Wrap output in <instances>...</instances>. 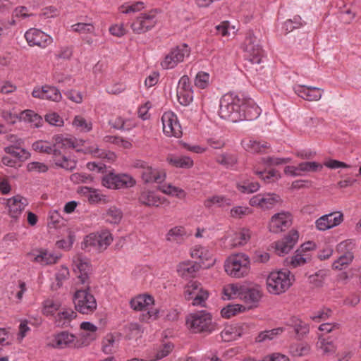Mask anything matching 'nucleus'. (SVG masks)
<instances>
[{
    "instance_id": "obj_15",
    "label": "nucleus",
    "mask_w": 361,
    "mask_h": 361,
    "mask_svg": "<svg viewBox=\"0 0 361 361\" xmlns=\"http://www.w3.org/2000/svg\"><path fill=\"white\" fill-rule=\"evenodd\" d=\"M163 131L168 136L179 137L182 135V128L177 116L172 111L164 113L161 117Z\"/></svg>"
},
{
    "instance_id": "obj_16",
    "label": "nucleus",
    "mask_w": 361,
    "mask_h": 361,
    "mask_svg": "<svg viewBox=\"0 0 361 361\" xmlns=\"http://www.w3.org/2000/svg\"><path fill=\"white\" fill-rule=\"evenodd\" d=\"M30 259L41 266H47L55 264L60 256L49 252L47 249L36 248L27 254Z\"/></svg>"
},
{
    "instance_id": "obj_47",
    "label": "nucleus",
    "mask_w": 361,
    "mask_h": 361,
    "mask_svg": "<svg viewBox=\"0 0 361 361\" xmlns=\"http://www.w3.org/2000/svg\"><path fill=\"white\" fill-rule=\"evenodd\" d=\"M317 347L324 355H328L334 354L337 348L332 341L326 338H319L317 343Z\"/></svg>"
},
{
    "instance_id": "obj_14",
    "label": "nucleus",
    "mask_w": 361,
    "mask_h": 361,
    "mask_svg": "<svg viewBox=\"0 0 361 361\" xmlns=\"http://www.w3.org/2000/svg\"><path fill=\"white\" fill-rule=\"evenodd\" d=\"M293 223V217L288 212H281L273 215L269 222V230L279 233L287 230Z\"/></svg>"
},
{
    "instance_id": "obj_35",
    "label": "nucleus",
    "mask_w": 361,
    "mask_h": 361,
    "mask_svg": "<svg viewBox=\"0 0 361 361\" xmlns=\"http://www.w3.org/2000/svg\"><path fill=\"white\" fill-rule=\"evenodd\" d=\"M158 190L165 195L176 197L180 200L185 198L187 196V192L183 189L171 183H165L159 185Z\"/></svg>"
},
{
    "instance_id": "obj_40",
    "label": "nucleus",
    "mask_w": 361,
    "mask_h": 361,
    "mask_svg": "<svg viewBox=\"0 0 361 361\" xmlns=\"http://www.w3.org/2000/svg\"><path fill=\"white\" fill-rule=\"evenodd\" d=\"M118 341L112 334H107L102 341V350L106 355H111L116 353Z\"/></svg>"
},
{
    "instance_id": "obj_10",
    "label": "nucleus",
    "mask_w": 361,
    "mask_h": 361,
    "mask_svg": "<svg viewBox=\"0 0 361 361\" xmlns=\"http://www.w3.org/2000/svg\"><path fill=\"white\" fill-rule=\"evenodd\" d=\"M184 296L185 300H192V305L204 307L209 293L200 283L191 281L185 287Z\"/></svg>"
},
{
    "instance_id": "obj_3",
    "label": "nucleus",
    "mask_w": 361,
    "mask_h": 361,
    "mask_svg": "<svg viewBox=\"0 0 361 361\" xmlns=\"http://www.w3.org/2000/svg\"><path fill=\"white\" fill-rule=\"evenodd\" d=\"M71 266L75 276L73 286L88 287L90 284V275L92 273L90 260L84 255L78 253L73 257Z\"/></svg>"
},
{
    "instance_id": "obj_26",
    "label": "nucleus",
    "mask_w": 361,
    "mask_h": 361,
    "mask_svg": "<svg viewBox=\"0 0 361 361\" xmlns=\"http://www.w3.org/2000/svg\"><path fill=\"white\" fill-rule=\"evenodd\" d=\"M28 204L27 199L16 195L7 200L8 214L13 219H17L21 214L25 206Z\"/></svg>"
},
{
    "instance_id": "obj_7",
    "label": "nucleus",
    "mask_w": 361,
    "mask_h": 361,
    "mask_svg": "<svg viewBox=\"0 0 361 361\" xmlns=\"http://www.w3.org/2000/svg\"><path fill=\"white\" fill-rule=\"evenodd\" d=\"M159 13L157 8L140 13L130 25L133 33L145 34L154 28L159 23Z\"/></svg>"
},
{
    "instance_id": "obj_13",
    "label": "nucleus",
    "mask_w": 361,
    "mask_h": 361,
    "mask_svg": "<svg viewBox=\"0 0 361 361\" xmlns=\"http://www.w3.org/2000/svg\"><path fill=\"white\" fill-rule=\"evenodd\" d=\"M355 248V243L353 240H347L339 243L338 249L343 252V254L333 263V268L341 270L344 267L349 264L354 258L353 250Z\"/></svg>"
},
{
    "instance_id": "obj_55",
    "label": "nucleus",
    "mask_w": 361,
    "mask_h": 361,
    "mask_svg": "<svg viewBox=\"0 0 361 361\" xmlns=\"http://www.w3.org/2000/svg\"><path fill=\"white\" fill-rule=\"evenodd\" d=\"M61 310V304L58 301L47 300L44 302L43 312L45 315H54Z\"/></svg>"
},
{
    "instance_id": "obj_64",
    "label": "nucleus",
    "mask_w": 361,
    "mask_h": 361,
    "mask_svg": "<svg viewBox=\"0 0 361 361\" xmlns=\"http://www.w3.org/2000/svg\"><path fill=\"white\" fill-rule=\"evenodd\" d=\"M72 30L78 33H93L94 26L91 23H78L71 26Z\"/></svg>"
},
{
    "instance_id": "obj_38",
    "label": "nucleus",
    "mask_w": 361,
    "mask_h": 361,
    "mask_svg": "<svg viewBox=\"0 0 361 361\" xmlns=\"http://www.w3.org/2000/svg\"><path fill=\"white\" fill-rule=\"evenodd\" d=\"M103 218L106 222L118 224L123 218V212L120 208L116 206H111L103 214Z\"/></svg>"
},
{
    "instance_id": "obj_21",
    "label": "nucleus",
    "mask_w": 361,
    "mask_h": 361,
    "mask_svg": "<svg viewBox=\"0 0 361 361\" xmlns=\"http://www.w3.org/2000/svg\"><path fill=\"white\" fill-rule=\"evenodd\" d=\"M138 201L141 204L149 207H159L160 205L169 204V201L166 197L150 190H142L138 197Z\"/></svg>"
},
{
    "instance_id": "obj_34",
    "label": "nucleus",
    "mask_w": 361,
    "mask_h": 361,
    "mask_svg": "<svg viewBox=\"0 0 361 361\" xmlns=\"http://www.w3.org/2000/svg\"><path fill=\"white\" fill-rule=\"evenodd\" d=\"M18 120L29 123L31 127L39 128L42 122L40 116L30 109L24 110L18 115Z\"/></svg>"
},
{
    "instance_id": "obj_46",
    "label": "nucleus",
    "mask_w": 361,
    "mask_h": 361,
    "mask_svg": "<svg viewBox=\"0 0 361 361\" xmlns=\"http://www.w3.org/2000/svg\"><path fill=\"white\" fill-rule=\"evenodd\" d=\"M145 8V4L142 1H135L133 3H125L118 8L120 13L123 14H130L139 12Z\"/></svg>"
},
{
    "instance_id": "obj_4",
    "label": "nucleus",
    "mask_w": 361,
    "mask_h": 361,
    "mask_svg": "<svg viewBox=\"0 0 361 361\" xmlns=\"http://www.w3.org/2000/svg\"><path fill=\"white\" fill-rule=\"evenodd\" d=\"M224 269L233 278L246 277L250 272V259L246 254L239 252L230 255L224 262Z\"/></svg>"
},
{
    "instance_id": "obj_53",
    "label": "nucleus",
    "mask_w": 361,
    "mask_h": 361,
    "mask_svg": "<svg viewBox=\"0 0 361 361\" xmlns=\"http://www.w3.org/2000/svg\"><path fill=\"white\" fill-rule=\"evenodd\" d=\"M66 220L63 219L58 211L54 210L50 212L49 226L50 228H61L66 226Z\"/></svg>"
},
{
    "instance_id": "obj_43",
    "label": "nucleus",
    "mask_w": 361,
    "mask_h": 361,
    "mask_svg": "<svg viewBox=\"0 0 361 361\" xmlns=\"http://www.w3.org/2000/svg\"><path fill=\"white\" fill-rule=\"evenodd\" d=\"M80 192L87 195L88 200L92 203L106 202L107 198L105 195L101 194L97 190L88 187L81 188Z\"/></svg>"
},
{
    "instance_id": "obj_36",
    "label": "nucleus",
    "mask_w": 361,
    "mask_h": 361,
    "mask_svg": "<svg viewBox=\"0 0 361 361\" xmlns=\"http://www.w3.org/2000/svg\"><path fill=\"white\" fill-rule=\"evenodd\" d=\"M166 160L171 165L183 169H190L192 167L194 164L192 159L186 156L170 154L167 157Z\"/></svg>"
},
{
    "instance_id": "obj_23",
    "label": "nucleus",
    "mask_w": 361,
    "mask_h": 361,
    "mask_svg": "<svg viewBox=\"0 0 361 361\" xmlns=\"http://www.w3.org/2000/svg\"><path fill=\"white\" fill-rule=\"evenodd\" d=\"M248 331V326L245 324H235L226 326L221 331L220 336L224 342L235 341Z\"/></svg>"
},
{
    "instance_id": "obj_17",
    "label": "nucleus",
    "mask_w": 361,
    "mask_h": 361,
    "mask_svg": "<svg viewBox=\"0 0 361 361\" xmlns=\"http://www.w3.org/2000/svg\"><path fill=\"white\" fill-rule=\"evenodd\" d=\"M343 221L341 212H334L320 216L315 221V227L320 231H325L340 225Z\"/></svg>"
},
{
    "instance_id": "obj_27",
    "label": "nucleus",
    "mask_w": 361,
    "mask_h": 361,
    "mask_svg": "<svg viewBox=\"0 0 361 361\" xmlns=\"http://www.w3.org/2000/svg\"><path fill=\"white\" fill-rule=\"evenodd\" d=\"M141 177L145 183H162L166 177L164 171L149 166L145 171H141Z\"/></svg>"
},
{
    "instance_id": "obj_6",
    "label": "nucleus",
    "mask_w": 361,
    "mask_h": 361,
    "mask_svg": "<svg viewBox=\"0 0 361 361\" xmlns=\"http://www.w3.org/2000/svg\"><path fill=\"white\" fill-rule=\"evenodd\" d=\"M293 279L288 270L272 271L267 278V290L274 295L283 293L291 286Z\"/></svg>"
},
{
    "instance_id": "obj_37",
    "label": "nucleus",
    "mask_w": 361,
    "mask_h": 361,
    "mask_svg": "<svg viewBox=\"0 0 361 361\" xmlns=\"http://www.w3.org/2000/svg\"><path fill=\"white\" fill-rule=\"evenodd\" d=\"M241 285L238 283H229L223 287L222 293L224 300H233L236 298L240 299Z\"/></svg>"
},
{
    "instance_id": "obj_45",
    "label": "nucleus",
    "mask_w": 361,
    "mask_h": 361,
    "mask_svg": "<svg viewBox=\"0 0 361 361\" xmlns=\"http://www.w3.org/2000/svg\"><path fill=\"white\" fill-rule=\"evenodd\" d=\"M72 126L76 130L82 133L90 132L92 128V123L91 121H87L82 116H75Z\"/></svg>"
},
{
    "instance_id": "obj_2",
    "label": "nucleus",
    "mask_w": 361,
    "mask_h": 361,
    "mask_svg": "<svg viewBox=\"0 0 361 361\" xmlns=\"http://www.w3.org/2000/svg\"><path fill=\"white\" fill-rule=\"evenodd\" d=\"M187 328L193 334H210L216 329L212 315L206 310L189 314L185 318Z\"/></svg>"
},
{
    "instance_id": "obj_19",
    "label": "nucleus",
    "mask_w": 361,
    "mask_h": 361,
    "mask_svg": "<svg viewBox=\"0 0 361 361\" xmlns=\"http://www.w3.org/2000/svg\"><path fill=\"white\" fill-rule=\"evenodd\" d=\"M25 38L27 44L31 46H37L45 48L52 42V38L36 28H31L25 33Z\"/></svg>"
},
{
    "instance_id": "obj_49",
    "label": "nucleus",
    "mask_w": 361,
    "mask_h": 361,
    "mask_svg": "<svg viewBox=\"0 0 361 361\" xmlns=\"http://www.w3.org/2000/svg\"><path fill=\"white\" fill-rule=\"evenodd\" d=\"M173 349V345L166 343L161 345L156 351L154 356H150L149 361H157L166 357Z\"/></svg>"
},
{
    "instance_id": "obj_25",
    "label": "nucleus",
    "mask_w": 361,
    "mask_h": 361,
    "mask_svg": "<svg viewBox=\"0 0 361 361\" xmlns=\"http://www.w3.org/2000/svg\"><path fill=\"white\" fill-rule=\"evenodd\" d=\"M262 296V292L259 286H243L240 300L250 306H254L260 300Z\"/></svg>"
},
{
    "instance_id": "obj_56",
    "label": "nucleus",
    "mask_w": 361,
    "mask_h": 361,
    "mask_svg": "<svg viewBox=\"0 0 361 361\" xmlns=\"http://www.w3.org/2000/svg\"><path fill=\"white\" fill-rule=\"evenodd\" d=\"M20 148V147H16L15 146L10 145L4 148V151L6 153L10 154L18 160L26 159L27 157L28 152L24 149H20V150H19Z\"/></svg>"
},
{
    "instance_id": "obj_5",
    "label": "nucleus",
    "mask_w": 361,
    "mask_h": 361,
    "mask_svg": "<svg viewBox=\"0 0 361 361\" xmlns=\"http://www.w3.org/2000/svg\"><path fill=\"white\" fill-rule=\"evenodd\" d=\"M73 288L75 290L73 298L75 310L83 314L93 313L97 310V303L94 296L90 292V286H75Z\"/></svg>"
},
{
    "instance_id": "obj_54",
    "label": "nucleus",
    "mask_w": 361,
    "mask_h": 361,
    "mask_svg": "<svg viewBox=\"0 0 361 361\" xmlns=\"http://www.w3.org/2000/svg\"><path fill=\"white\" fill-rule=\"evenodd\" d=\"M283 332V328L279 327L271 330L261 332L256 338L257 342H263L273 339L276 336Z\"/></svg>"
},
{
    "instance_id": "obj_60",
    "label": "nucleus",
    "mask_w": 361,
    "mask_h": 361,
    "mask_svg": "<svg viewBox=\"0 0 361 361\" xmlns=\"http://www.w3.org/2000/svg\"><path fill=\"white\" fill-rule=\"evenodd\" d=\"M68 344V333L63 331L55 336L51 343V345L56 348H63Z\"/></svg>"
},
{
    "instance_id": "obj_58",
    "label": "nucleus",
    "mask_w": 361,
    "mask_h": 361,
    "mask_svg": "<svg viewBox=\"0 0 361 361\" xmlns=\"http://www.w3.org/2000/svg\"><path fill=\"white\" fill-rule=\"evenodd\" d=\"M326 276V271L319 270L309 276V282L314 287H321L324 284Z\"/></svg>"
},
{
    "instance_id": "obj_8",
    "label": "nucleus",
    "mask_w": 361,
    "mask_h": 361,
    "mask_svg": "<svg viewBox=\"0 0 361 361\" xmlns=\"http://www.w3.org/2000/svg\"><path fill=\"white\" fill-rule=\"evenodd\" d=\"M244 57L252 63L259 64L262 62L264 51L259 44V40L252 31L246 33L245 40L241 45Z\"/></svg>"
},
{
    "instance_id": "obj_48",
    "label": "nucleus",
    "mask_w": 361,
    "mask_h": 361,
    "mask_svg": "<svg viewBox=\"0 0 361 361\" xmlns=\"http://www.w3.org/2000/svg\"><path fill=\"white\" fill-rule=\"evenodd\" d=\"M253 172L256 175L259 176V177L261 179H262L263 180H264L267 183L277 180L281 178L280 173L275 169H271V170H269V171L266 172V171H259L255 167H254Z\"/></svg>"
},
{
    "instance_id": "obj_41",
    "label": "nucleus",
    "mask_w": 361,
    "mask_h": 361,
    "mask_svg": "<svg viewBox=\"0 0 361 361\" xmlns=\"http://www.w3.org/2000/svg\"><path fill=\"white\" fill-rule=\"evenodd\" d=\"M81 248L87 252L97 251L101 252L97 234L91 233L86 235L81 243Z\"/></svg>"
},
{
    "instance_id": "obj_11",
    "label": "nucleus",
    "mask_w": 361,
    "mask_h": 361,
    "mask_svg": "<svg viewBox=\"0 0 361 361\" xmlns=\"http://www.w3.org/2000/svg\"><path fill=\"white\" fill-rule=\"evenodd\" d=\"M190 53V49L186 44L178 45L166 55L161 65L164 69L173 68L179 63L183 62L185 57H188Z\"/></svg>"
},
{
    "instance_id": "obj_31",
    "label": "nucleus",
    "mask_w": 361,
    "mask_h": 361,
    "mask_svg": "<svg viewBox=\"0 0 361 361\" xmlns=\"http://www.w3.org/2000/svg\"><path fill=\"white\" fill-rule=\"evenodd\" d=\"M154 304V298L149 295H140L133 298L130 305L131 308L135 311H144L148 310L149 307Z\"/></svg>"
},
{
    "instance_id": "obj_1",
    "label": "nucleus",
    "mask_w": 361,
    "mask_h": 361,
    "mask_svg": "<svg viewBox=\"0 0 361 361\" xmlns=\"http://www.w3.org/2000/svg\"><path fill=\"white\" fill-rule=\"evenodd\" d=\"M260 112L259 107L251 98H240L234 93H228L220 100V117L233 123L255 120Z\"/></svg>"
},
{
    "instance_id": "obj_33",
    "label": "nucleus",
    "mask_w": 361,
    "mask_h": 361,
    "mask_svg": "<svg viewBox=\"0 0 361 361\" xmlns=\"http://www.w3.org/2000/svg\"><path fill=\"white\" fill-rule=\"evenodd\" d=\"M191 256L192 258L198 259L200 262H207V266L213 264L212 253L207 247L201 245L195 246L191 251Z\"/></svg>"
},
{
    "instance_id": "obj_18",
    "label": "nucleus",
    "mask_w": 361,
    "mask_h": 361,
    "mask_svg": "<svg viewBox=\"0 0 361 361\" xmlns=\"http://www.w3.org/2000/svg\"><path fill=\"white\" fill-rule=\"evenodd\" d=\"M299 238V233L296 230H291L281 240L275 243V252L279 256L285 255L289 253Z\"/></svg>"
},
{
    "instance_id": "obj_52",
    "label": "nucleus",
    "mask_w": 361,
    "mask_h": 361,
    "mask_svg": "<svg viewBox=\"0 0 361 361\" xmlns=\"http://www.w3.org/2000/svg\"><path fill=\"white\" fill-rule=\"evenodd\" d=\"M269 147L267 142L261 143L256 140H250L244 144V148L251 153L262 152Z\"/></svg>"
},
{
    "instance_id": "obj_62",
    "label": "nucleus",
    "mask_w": 361,
    "mask_h": 361,
    "mask_svg": "<svg viewBox=\"0 0 361 361\" xmlns=\"http://www.w3.org/2000/svg\"><path fill=\"white\" fill-rule=\"evenodd\" d=\"M311 347L307 343L296 344L291 347V352L295 356H305L310 353Z\"/></svg>"
},
{
    "instance_id": "obj_50",
    "label": "nucleus",
    "mask_w": 361,
    "mask_h": 361,
    "mask_svg": "<svg viewBox=\"0 0 361 361\" xmlns=\"http://www.w3.org/2000/svg\"><path fill=\"white\" fill-rule=\"evenodd\" d=\"M216 161L226 168H231L237 163V157L233 154L224 153L216 157Z\"/></svg>"
},
{
    "instance_id": "obj_29",
    "label": "nucleus",
    "mask_w": 361,
    "mask_h": 361,
    "mask_svg": "<svg viewBox=\"0 0 361 361\" xmlns=\"http://www.w3.org/2000/svg\"><path fill=\"white\" fill-rule=\"evenodd\" d=\"M98 338L97 332H84L78 338L73 334H69V347L81 348L87 346Z\"/></svg>"
},
{
    "instance_id": "obj_32",
    "label": "nucleus",
    "mask_w": 361,
    "mask_h": 361,
    "mask_svg": "<svg viewBox=\"0 0 361 361\" xmlns=\"http://www.w3.org/2000/svg\"><path fill=\"white\" fill-rule=\"evenodd\" d=\"M200 267V266L199 264L191 261H187L178 264L177 271L181 277L188 279L194 277Z\"/></svg>"
},
{
    "instance_id": "obj_51",
    "label": "nucleus",
    "mask_w": 361,
    "mask_h": 361,
    "mask_svg": "<svg viewBox=\"0 0 361 361\" xmlns=\"http://www.w3.org/2000/svg\"><path fill=\"white\" fill-rule=\"evenodd\" d=\"M103 140L104 142L112 143L123 149H130L132 147V143L130 140L119 136L106 135L104 137Z\"/></svg>"
},
{
    "instance_id": "obj_30",
    "label": "nucleus",
    "mask_w": 361,
    "mask_h": 361,
    "mask_svg": "<svg viewBox=\"0 0 361 361\" xmlns=\"http://www.w3.org/2000/svg\"><path fill=\"white\" fill-rule=\"evenodd\" d=\"M286 325L293 329L298 339H302L310 331L309 325L297 317H291Z\"/></svg>"
},
{
    "instance_id": "obj_61",
    "label": "nucleus",
    "mask_w": 361,
    "mask_h": 361,
    "mask_svg": "<svg viewBox=\"0 0 361 361\" xmlns=\"http://www.w3.org/2000/svg\"><path fill=\"white\" fill-rule=\"evenodd\" d=\"M44 88L47 89V93L45 94V99L53 102H59L62 95L61 92L54 86L44 85Z\"/></svg>"
},
{
    "instance_id": "obj_12",
    "label": "nucleus",
    "mask_w": 361,
    "mask_h": 361,
    "mask_svg": "<svg viewBox=\"0 0 361 361\" xmlns=\"http://www.w3.org/2000/svg\"><path fill=\"white\" fill-rule=\"evenodd\" d=\"M54 144L52 147L55 164L61 168L66 169L68 166L67 145L68 137L65 135H57L54 137Z\"/></svg>"
},
{
    "instance_id": "obj_20",
    "label": "nucleus",
    "mask_w": 361,
    "mask_h": 361,
    "mask_svg": "<svg viewBox=\"0 0 361 361\" xmlns=\"http://www.w3.org/2000/svg\"><path fill=\"white\" fill-rule=\"evenodd\" d=\"M177 98L181 105L188 106L193 99V92L188 76L183 75L179 80L177 87Z\"/></svg>"
},
{
    "instance_id": "obj_39",
    "label": "nucleus",
    "mask_w": 361,
    "mask_h": 361,
    "mask_svg": "<svg viewBox=\"0 0 361 361\" xmlns=\"http://www.w3.org/2000/svg\"><path fill=\"white\" fill-rule=\"evenodd\" d=\"M232 202L231 199L224 195H214L208 197L204 202V205L207 208L216 205L219 207L225 208L231 206Z\"/></svg>"
},
{
    "instance_id": "obj_59",
    "label": "nucleus",
    "mask_w": 361,
    "mask_h": 361,
    "mask_svg": "<svg viewBox=\"0 0 361 361\" xmlns=\"http://www.w3.org/2000/svg\"><path fill=\"white\" fill-rule=\"evenodd\" d=\"M237 189L244 194H250L257 192L260 185L257 182H252V183H237L236 185Z\"/></svg>"
},
{
    "instance_id": "obj_63",
    "label": "nucleus",
    "mask_w": 361,
    "mask_h": 361,
    "mask_svg": "<svg viewBox=\"0 0 361 361\" xmlns=\"http://www.w3.org/2000/svg\"><path fill=\"white\" fill-rule=\"evenodd\" d=\"M87 151L93 157L101 159L108 158L110 159L114 156L113 153L107 154L105 150L100 149L97 145L90 146Z\"/></svg>"
},
{
    "instance_id": "obj_28",
    "label": "nucleus",
    "mask_w": 361,
    "mask_h": 361,
    "mask_svg": "<svg viewBox=\"0 0 361 361\" xmlns=\"http://www.w3.org/2000/svg\"><path fill=\"white\" fill-rule=\"evenodd\" d=\"M189 235L184 226H176L168 231L166 240L171 243L181 245Z\"/></svg>"
},
{
    "instance_id": "obj_24",
    "label": "nucleus",
    "mask_w": 361,
    "mask_h": 361,
    "mask_svg": "<svg viewBox=\"0 0 361 361\" xmlns=\"http://www.w3.org/2000/svg\"><path fill=\"white\" fill-rule=\"evenodd\" d=\"M293 90L298 96L309 102L319 101L324 93L323 89L301 85H295Z\"/></svg>"
},
{
    "instance_id": "obj_42",
    "label": "nucleus",
    "mask_w": 361,
    "mask_h": 361,
    "mask_svg": "<svg viewBox=\"0 0 361 361\" xmlns=\"http://www.w3.org/2000/svg\"><path fill=\"white\" fill-rule=\"evenodd\" d=\"M251 238V232L247 228H242L235 232L232 238V247L243 246L247 243Z\"/></svg>"
},
{
    "instance_id": "obj_22",
    "label": "nucleus",
    "mask_w": 361,
    "mask_h": 361,
    "mask_svg": "<svg viewBox=\"0 0 361 361\" xmlns=\"http://www.w3.org/2000/svg\"><path fill=\"white\" fill-rule=\"evenodd\" d=\"M280 201V197L274 193L258 194L250 200V204L252 207H259L263 209H269Z\"/></svg>"
},
{
    "instance_id": "obj_57",
    "label": "nucleus",
    "mask_w": 361,
    "mask_h": 361,
    "mask_svg": "<svg viewBox=\"0 0 361 361\" xmlns=\"http://www.w3.org/2000/svg\"><path fill=\"white\" fill-rule=\"evenodd\" d=\"M97 238L101 252L106 250L113 241L112 235L107 230L102 231L99 234H97Z\"/></svg>"
},
{
    "instance_id": "obj_9",
    "label": "nucleus",
    "mask_w": 361,
    "mask_h": 361,
    "mask_svg": "<svg viewBox=\"0 0 361 361\" xmlns=\"http://www.w3.org/2000/svg\"><path fill=\"white\" fill-rule=\"evenodd\" d=\"M102 184L109 189H127L134 187L136 180L128 173H109L102 177Z\"/></svg>"
},
{
    "instance_id": "obj_44",
    "label": "nucleus",
    "mask_w": 361,
    "mask_h": 361,
    "mask_svg": "<svg viewBox=\"0 0 361 361\" xmlns=\"http://www.w3.org/2000/svg\"><path fill=\"white\" fill-rule=\"evenodd\" d=\"M311 260V256L307 252H302L297 250L294 255L291 257L290 266L293 268L302 266Z\"/></svg>"
}]
</instances>
